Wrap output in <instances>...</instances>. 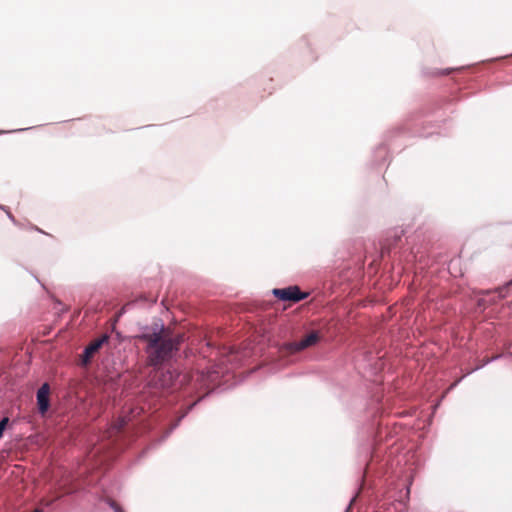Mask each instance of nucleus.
<instances>
[{"label":"nucleus","instance_id":"423d86ee","mask_svg":"<svg viewBox=\"0 0 512 512\" xmlns=\"http://www.w3.org/2000/svg\"><path fill=\"white\" fill-rule=\"evenodd\" d=\"M8 421L9 419L8 418H3L1 421H0V438L2 437L3 435V432L8 424Z\"/></svg>","mask_w":512,"mask_h":512},{"label":"nucleus","instance_id":"20e7f679","mask_svg":"<svg viewBox=\"0 0 512 512\" xmlns=\"http://www.w3.org/2000/svg\"><path fill=\"white\" fill-rule=\"evenodd\" d=\"M108 341L107 335H102L100 338L93 340L84 350L82 356V363L84 365L88 364L93 356L99 351L104 343Z\"/></svg>","mask_w":512,"mask_h":512},{"label":"nucleus","instance_id":"f03ea898","mask_svg":"<svg viewBox=\"0 0 512 512\" xmlns=\"http://www.w3.org/2000/svg\"><path fill=\"white\" fill-rule=\"evenodd\" d=\"M320 340V335L317 331H312L300 341L290 342L283 345V349L288 353H297L309 347L316 345Z\"/></svg>","mask_w":512,"mask_h":512},{"label":"nucleus","instance_id":"7ed1b4c3","mask_svg":"<svg viewBox=\"0 0 512 512\" xmlns=\"http://www.w3.org/2000/svg\"><path fill=\"white\" fill-rule=\"evenodd\" d=\"M273 294L280 300L292 302H298L307 296V294L302 293L297 286L274 289Z\"/></svg>","mask_w":512,"mask_h":512},{"label":"nucleus","instance_id":"6e6552de","mask_svg":"<svg viewBox=\"0 0 512 512\" xmlns=\"http://www.w3.org/2000/svg\"><path fill=\"white\" fill-rule=\"evenodd\" d=\"M119 512H124L122 509H119Z\"/></svg>","mask_w":512,"mask_h":512},{"label":"nucleus","instance_id":"39448f33","mask_svg":"<svg viewBox=\"0 0 512 512\" xmlns=\"http://www.w3.org/2000/svg\"><path fill=\"white\" fill-rule=\"evenodd\" d=\"M50 387L44 383L37 391V405L39 412L44 415L49 409Z\"/></svg>","mask_w":512,"mask_h":512},{"label":"nucleus","instance_id":"0eeeda50","mask_svg":"<svg viewBox=\"0 0 512 512\" xmlns=\"http://www.w3.org/2000/svg\"><path fill=\"white\" fill-rule=\"evenodd\" d=\"M112 506H113L115 512H119V509H122L119 505H117L115 503Z\"/></svg>","mask_w":512,"mask_h":512},{"label":"nucleus","instance_id":"f257e3e1","mask_svg":"<svg viewBox=\"0 0 512 512\" xmlns=\"http://www.w3.org/2000/svg\"><path fill=\"white\" fill-rule=\"evenodd\" d=\"M136 339L146 344L147 364L156 368L172 358L183 341V335H173L169 329L161 326L158 331L142 333Z\"/></svg>","mask_w":512,"mask_h":512}]
</instances>
